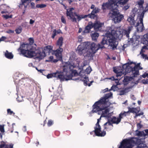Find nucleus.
Listing matches in <instances>:
<instances>
[{
	"label": "nucleus",
	"mask_w": 148,
	"mask_h": 148,
	"mask_svg": "<svg viewBox=\"0 0 148 148\" xmlns=\"http://www.w3.org/2000/svg\"><path fill=\"white\" fill-rule=\"evenodd\" d=\"M111 32L108 31L106 33V36L103 38L100 43L97 44L94 42H86L87 52L85 56L91 57L100 49L106 48L105 45H108L110 48L113 50L117 49L118 42L116 40L115 37H117L116 33L114 30H110Z\"/></svg>",
	"instance_id": "1"
},
{
	"label": "nucleus",
	"mask_w": 148,
	"mask_h": 148,
	"mask_svg": "<svg viewBox=\"0 0 148 148\" xmlns=\"http://www.w3.org/2000/svg\"><path fill=\"white\" fill-rule=\"evenodd\" d=\"M20 50L24 56L29 58L35 56L37 58L42 59L45 57L46 53L49 54L52 52L53 47L48 45L45 47L43 49L42 48L39 47L35 49L31 45L23 42L18 49V51Z\"/></svg>",
	"instance_id": "2"
},
{
	"label": "nucleus",
	"mask_w": 148,
	"mask_h": 148,
	"mask_svg": "<svg viewBox=\"0 0 148 148\" xmlns=\"http://www.w3.org/2000/svg\"><path fill=\"white\" fill-rule=\"evenodd\" d=\"M112 95V93L111 92L105 94L93 105L92 112H97L99 115L101 114V117H105V115L109 112L110 109L108 108L111 104L108 99Z\"/></svg>",
	"instance_id": "3"
},
{
	"label": "nucleus",
	"mask_w": 148,
	"mask_h": 148,
	"mask_svg": "<svg viewBox=\"0 0 148 148\" xmlns=\"http://www.w3.org/2000/svg\"><path fill=\"white\" fill-rule=\"evenodd\" d=\"M140 63L136 64L135 62H127L123 65V68L125 69L127 72H132V76L130 77L131 79H134L139 75V70L142 69L143 68L140 66Z\"/></svg>",
	"instance_id": "4"
},
{
	"label": "nucleus",
	"mask_w": 148,
	"mask_h": 148,
	"mask_svg": "<svg viewBox=\"0 0 148 148\" xmlns=\"http://www.w3.org/2000/svg\"><path fill=\"white\" fill-rule=\"evenodd\" d=\"M123 142L128 145L127 148H132L135 145H138V148H148V147L145 144L144 142L142 141L138 138L132 137L130 139H125L123 140Z\"/></svg>",
	"instance_id": "5"
},
{
	"label": "nucleus",
	"mask_w": 148,
	"mask_h": 148,
	"mask_svg": "<svg viewBox=\"0 0 148 148\" xmlns=\"http://www.w3.org/2000/svg\"><path fill=\"white\" fill-rule=\"evenodd\" d=\"M99 12V9L98 8H96L92 10L90 14L88 15H79L76 12H75L74 14L75 16L77 17V21H79L82 19L86 18L88 17L92 19H97V16L96 14Z\"/></svg>",
	"instance_id": "6"
},
{
	"label": "nucleus",
	"mask_w": 148,
	"mask_h": 148,
	"mask_svg": "<svg viewBox=\"0 0 148 148\" xmlns=\"http://www.w3.org/2000/svg\"><path fill=\"white\" fill-rule=\"evenodd\" d=\"M108 15L112 18V20L114 23H120L124 18L123 15L121 14L118 11L113 10L110 12Z\"/></svg>",
	"instance_id": "7"
},
{
	"label": "nucleus",
	"mask_w": 148,
	"mask_h": 148,
	"mask_svg": "<svg viewBox=\"0 0 148 148\" xmlns=\"http://www.w3.org/2000/svg\"><path fill=\"white\" fill-rule=\"evenodd\" d=\"M101 116L100 118L97 119V123L94 127L95 130H93V131L95 132L96 136L102 137L106 135V131L104 130L101 132V127L99 124V121L101 119Z\"/></svg>",
	"instance_id": "8"
},
{
	"label": "nucleus",
	"mask_w": 148,
	"mask_h": 148,
	"mask_svg": "<svg viewBox=\"0 0 148 148\" xmlns=\"http://www.w3.org/2000/svg\"><path fill=\"white\" fill-rule=\"evenodd\" d=\"M82 40L81 39L78 40V42L81 43V44L78 46L77 48L76 51L79 55L81 56L83 55L84 56V52L86 51L87 52V49L86 48L87 45L86 43V42L82 43Z\"/></svg>",
	"instance_id": "9"
},
{
	"label": "nucleus",
	"mask_w": 148,
	"mask_h": 148,
	"mask_svg": "<svg viewBox=\"0 0 148 148\" xmlns=\"http://www.w3.org/2000/svg\"><path fill=\"white\" fill-rule=\"evenodd\" d=\"M56 79H60V81L63 82L65 81H68L72 79L73 75H67L66 74H64V73L57 71Z\"/></svg>",
	"instance_id": "10"
},
{
	"label": "nucleus",
	"mask_w": 148,
	"mask_h": 148,
	"mask_svg": "<svg viewBox=\"0 0 148 148\" xmlns=\"http://www.w3.org/2000/svg\"><path fill=\"white\" fill-rule=\"evenodd\" d=\"M127 21L129 22V24L130 25H133L135 27H137L136 28V29L137 31L138 32H142L140 31V30L138 31L137 30V28L138 27V28L140 29V27H141V26L142 25L140 23V22H138L137 23L136 25H134H134H131L130 23L127 20ZM136 23V22L135 23ZM135 23H134L135 24ZM132 26H129L128 27V29H123L122 31V34L123 35H125L126 36L127 38H129V34L130 33V31L131 30V29L132 28ZM143 31H142V32Z\"/></svg>",
	"instance_id": "11"
},
{
	"label": "nucleus",
	"mask_w": 148,
	"mask_h": 148,
	"mask_svg": "<svg viewBox=\"0 0 148 148\" xmlns=\"http://www.w3.org/2000/svg\"><path fill=\"white\" fill-rule=\"evenodd\" d=\"M128 108L129 112H130L136 113L135 117L140 116V115H143V112H141L140 113H138L140 109L139 107L131 108L130 107H128Z\"/></svg>",
	"instance_id": "12"
},
{
	"label": "nucleus",
	"mask_w": 148,
	"mask_h": 148,
	"mask_svg": "<svg viewBox=\"0 0 148 148\" xmlns=\"http://www.w3.org/2000/svg\"><path fill=\"white\" fill-rule=\"evenodd\" d=\"M113 71L116 74V76L117 77L121 76L123 74H124V72L125 74L129 73L125 71V69L123 68V66H122V68L121 70H120L119 68H117L114 69Z\"/></svg>",
	"instance_id": "13"
},
{
	"label": "nucleus",
	"mask_w": 148,
	"mask_h": 148,
	"mask_svg": "<svg viewBox=\"0 0 148 148\" xmlns=\"http://www.w3.org/2000/svg\"><path fill=\"white\" fill-rule=\"evenodd\" d=\"M74 9L73 8H70L66 9V14L67 16H69L72 21L73 22L76 23L77 19L75 17H73V12L72 11Z\"/></svg>",
	"instance_id": "14"
},
{
	"label": "nucleus",
	"mask_w": 148,
	"mask_h": 148,
	"mask_svg": "<svg viewBox=\"0 0 148 148\" xmlns=\"http://www.w3.org/2000/svg\"><path fill=\"white\" fill-rule=\"evenodd\" d=\"M63 51V49L60 47H58L57 49L53 51V53L58 59H62V52Z\"/></svg>",
	"instance_id": "15"
},
{
	"label": "nucleus",
	"mask_w": 148,
	"mask_h": 148,
	"mask_svg": "<svg viewBox=\"0 0 148 148\" xmlns=\"http://www.w3.org/2000/svg\"><path fill=\"white\" fill-rule=\"evenodd\" d=\"M92 28H93L92 22L91 21L89 22L88 25L86 27L85 29L83 32L86 33H89L90 31V29Z\"/></svg>",
	"instance_id": "16"
},
{
	"label": "nucleus",
	"mask_w": 148,
	"mask_h": 148,
	"mask_svg": "<svg viewBox=\"0 0 148 148\" xmlns=\"http://www.w3.org/2000/svg\"><path fill=\"white\" fill-rule=\"evenodd\" d=\"M103 24L99 21H96L94 23H92V26L94 29L96 31H98L99 29L102 26Z\"/></svg>",
	"instance_id": "17"
},
{
	"label": "nucleus",
	"mask_w": 148,
	"mask_h": 148,
	"mask_svg": "<svg viewBox=\"0 0 148 148\" xmlns=\"http://www.w3.org/2000/svg\"><path fill=\"white\" fill-rule=\"evenodd\" d=\"M130 87L125 88L122 90H119V95L121 96L124 95L125 93L130 91Z\"/></svg>",
	"instance_id": "18"
},
{
	"label": "nucleus",
	"mask_w": 148,
	"mask_h": 148,
	"mask_svg": "<svg viewBox=\"0 0 148 148\" xmlns=\"http://www.w3.org/2000/svg\"><path fill=\"white\" fill-rule=\"evenodd\" d=\"M23 79L24 83V85L25 86L29 87L31 86V80L30 79L27 78H23Z\"/></svg>",
	"instance_id": "19"
},
{
	"label": "nucleus",
	"mask_w": 148,
	"mask_h": 148,
	"mask_svg": "<svg viewBox=\"0 0 148 148\" xmlns=\"http://www.w3.org/2000/svg\"><path fill=\"white\" fill-rule=\"evenodd\" d=\"M4 56L7 58L11 59L13 58L14 56L11 52H9L8 50H6L4 52Z\"/></svg>",
	"instance_id": "20"
},
{
	"label": "nucleus",
	"mask_w": 148,
	"mask_h": 148,
	"mask_svg": "<svg viewBox=\"0 0 148 148\" xmlns=\"http://www.w3.org/2000/svg\"><path fill=\"white\" fill-rule=\"evenodd\" d=\"M91 33V36L92 40H97L99 36V34L98 33L93 31H92Z\"/></svg>",
	"instance_id": "21"
},
{
	"label": "nucleus",
	"mask_w": 148,
	"mask_h": 148,
	"mask_svg": "<svg viewBox=\"0 0 148 148\" xmlns=\"http://www.w3.org/2000/svg\"><path fill=\"white\" fill-rule=\"evenodd\" d=\"M63 38L62 36L60 37L57 42V46L58 47H59L62 48L63 44Z\"/></svg>",
	"instance_id": "22"
},
{
	"label": "nucleus",
	"mask_w": 148,
	"mask_h": 148,
	"mask_svg": "<svg viewBox=\"0 0 148 148\" xmlns=\"http://www.w3.org/2000/svg\"><path fill=\"white\" fill-rule=\"evenodd\" d=\"M111 120L112 123L116 124H118L121 121L119 117L116 118V117L115 116H113L111 119Z\"/></svg>",
	"instance_id": "23"
},
{
	"label": "nucleus",
	"mask_w": 148,
	"mask_h": 148,
	"mask_svg": "<svg viewBox=\"0 0 148 148\" xmlns=\"http://www.w3.org/2000/svg\"><path fill=\"white\" fill-rule=\"evenodd\" d=\"M67 67H68L69 69L70 70V71H71L72 74H73L74 75H75L76 73H77V71L73 69V66L72 65L69 64L68 66H67Z\"/></svg>",
	"instance_id": "24"
},
{
	"label": "nucleus",
	"mask_w": 148,
	"mask_h": 148,
	"mask_svg": "<svg viewBox=\"0 0 148 148\" xmlns=\"http://www.w3.org/2000/svg\"><path fill=\"white\" fill-rule=\"evenodd\" d=\"M129 113V111L127 112H125L124 111H122L119 115V117L120 120H121V119L124 117L126 116L127 114Z\"/></svg>",
	"instance_id": "25"
},
{
	"label": "nucleus",
	"mask_w": 148,
	"mask_h": 148,
	"mask_svg": "<svg viewBox=\"0 0 148 148\" xmlns=\"http://www.w3.org/2000/svg\"><path fill=\"white\" fill-rule=\"evenodd\" d=\"M15 83L16 85V90L18 91L19 90V86H20L21 85L24 84V82L23 81V78H22L21 79L19 80V82L18 83V84H16V82H15Z\"/></svg>",
	"instance_id": "26"
},
{
	"label": "nucleus",
	"mask_w": 148,
	"mask_h": 148,
	"mask_svg": "<svg viewBox=\"0 0 148 148\" xmlns=\"http://www.w3.org/2000/svg\"><path fill=\"white\" fill-rule=\"evenodd\" d=\"M57 71L55 73L48 74L47 76V78L48 79H49L53 77H55L56 78V75L57 74Z\"/></svg>",
	"instance_id": "27"
},
{
	"label": "nucleus",
	"mask_w": 148,
	"mask_h": 148,
	"mask_svg": "<svg viewBox=\"0 0 148 148\" xmlns=\"http://www.w3.org/2000/svg\"><path fill=\"white\" fill-rule=\"evenodd\" d=\"M110 5L109 3L107 2L105 3H103L102 5L101 8L103 10H106V8H108Z\"/></svg>",
	"instance_id": "28"
},
{
	"label": "nucleus",
	"mask_w": 148,
	"mask_h": 148,
	"mask_svg": "<svg viewBox=\"0 0 148 148\" xmlns=\"http://www.w3.org/2000/svg\"><path fill=\"white\" fill-rule=\"evenodd\" d=\"M129 0H116V1L117 3L122 5H124Z\"/></svg>",
	"instance_id": "29"
},
{
	"label": "nucleus",
	"mask_w": 148,
	"mask_h": 148,
	"mask_svg": "<svg viewBox=\"0 0 148 148\" xmlns=\"http://www.w3.org/2000/svg\"><path fill=\"white\" fill-rule=\"evenodd\" d=\"M144 3V1L143 0H140L138 2V4L139 5V6L140 7L141 9L140 10V11L142 9L143 10V4Z\"/></svg>",
	"instance_id": "30"
},
{
	"label": "nucleus",
	"mask_w": 148,
	"mask_h": 148,
	"mask_svg": "<svg viewBox=\"0 0 148 148\" xmlns=\"http://www.w3.org/2000/svg\"><path fill=\"white\" fill-rule=\"evenodd\" d=\"M128 146V145L125 144L123 142V140L121 143V144L119 148H127L126 147Z\"/></svg>",
	"instance_id": "31"
},
{
	"label": "nucleus",
	"mask_w": 148,
	"mask_h": 148,
	"mask_svg": "<svg viewBox=\"0 0 148 148\" xmlns=\"http://www.w3.org/2000/svg\"><path fill=\"white\" fill-rule=\"evenodd\" d=\"M84 82V84L85 85H88V83L89 81V79L88 77L85 76L84 77V79L82 80Z\"/></svg>",
	"instance_id": "32"
},
{
	"label": "nucleus",
	"mask_w": 148,
	"mask_h": 148,
	"mask_svg": "<svg viewBox=\"0 0 148 148\" xmlns=\"http://www.w3.org/2000/svg\"><path fill=\"white\" fill-rule=\"evenodd\" d=\"M47 5L45 4H37L36 5L37 8H43L45 7Z\"/></svg>",
	"instance_id": "33"
},
{
	"label": "nucleus",
	"mask_w": 148,
	"mask_h": 148,
	"mask_svg": "<svg viewBox=\"0 0 148 148\" xmlns=\"http://www.w3.org/2000/svg\"><path fill=\"white\" fill-rule=\"evenodd\" d=\"M146 37V38L144 39L145 40H144V42H143V43L145 44L146 45H148V33L147 34Z\"/></svg>",
	"instance_id": "34"
},
{
	"label": "nucleus",
	"mask_w": 148,
	"mask_h": 148,
	"mask_svg": "<svg viewBox=\"0 0 148 148\" xmlns=\"http://www.w3.org/2000/svg\"><path fill=\"white\" fill-rule=\"evenodd\" d=\"M76 57V54L75 53L73 52L71 54L70 58L72 60H74L75 59V57Z\"/></svg>",
	"instance_id": "35"
},
{
	"label": "nucleus",
	"mask_w": 148,
	"mask_h": 148,
	"mask_svg": "<svg viewBox=\"0 0 148 148\" xmlns=\"http://www.w3.org/2000/svg\"><path fill=\"white\" fill-rule=\"evenodd\" d=\"M4 125H0V131L2 133H4L5 132L4 128Z\"/></svg>",
	"instance_id": "36"
},
{
	"label": "nucleus",
	"mask_w": 148,
	"mask_h": 148,
	"mask_svg": "<svg viewBox=\"0 0 148 148\" xmlns=\"http://www.w3.org/2000/svg\"><path fill=\"white\" fill-rule=\"evenodd\" d=\"M2 16L4 18H5L6 19H7L9 18H12V15H3Z\"/></svg>",
	"instance_id": "37"
},
{
	"label": "nucleus",
	"mask_w": 148,
	"mask_h": 148,
	"mask_svg": "<svg viewBox=\"0 0 148 148\" xmlns=\"http://www.w3.org/2000/svg\"><path fill=\"white\" fill-rule=\"evenodd\" d=\"M57 34V31L56 29H55L53 32L51 36V38L53 39H54L55 36Z\"/></svg>",
	"instance_id": "38"
},
{
	"label": "nucleus",
	"mask_w": 148,
	"mask_h": 148,
	"mask_svg": "<svg viewBox=\"0 0 148 148\" xmlns=\"http://www.w3.org/2000/svg\"><path fill=\"white\" fill-rule=\"evenodd\" d=\"M111 113H109L107 114H106V115H105V117H104L106 118L108 120V119L110 120L112 118L111 117Z\"/></svg>",
	"instance_id": "39"
},
{
	"label": "nucleus",
	"mask_w": 148,
	"mask_h": 148,
	"mask_svg": "<svg viewBox=\"0 0 148 148\" xmlns=\"http://www.w3.org/2000/svg\"><path fill=\"white\" fill-rule=\"evenodd\" d=\"M61 22L63 23L66 24V21L65 18L63 16H62L61 17Z\"/></svg>",
	"instance_id": "40"
},
{
	"label": "nucleus",
	"mask_w": 148,
	"mask_h": 148,
	"mask_svg": "<svg viewBox=\"0 0 148 148\" xmlns=\"http://www.w3.org/2000/svg\"><path fill=\"white\" fill-rule=\"evenodd\" d=\"M22 31V29L21 28H18L17 29H16L15 30V32L16 34H20Z\"/></svg>",
	"instance_id": "41"
},
{
	"label": "nucleus",
	"mask_w": 148,
	"mask_h": 148,
	"mask_svg": "<svg viewBox=\"0 0 148 148\" xmlns=\"http://www.w3.org/2000/svg\"><path fill=\"white\" fill-rule=\"evenodd\" d=\"M53 123V121L51 120H49L48 121L47 123V125L49 127H50L52 125Z\"/></svg>",
	"instance_id": "42"
},
{
	"label": "nucleus",
	"mask_w": 148,
	"mask_h": 148,
	"mask_svg": "<svg viewBox=\"0 0 148 148\" xmlns=\"http://www.w3.org/2000/svg\"><path fill=\"white\" fill-rule=\"evenodd\" d=\"M143 49H147V48L146 46H144L142 47V48L141 49L140 52V54H141L142 53L144 52L145 51Z\"/></svg>",
	"instance_id": "43"
},
{
	"label": "nucleus",
	"mask_w": 148,
	"mask_h": 148,
	"mask_svg": "<svg viewBox=\"0 0 148 148\" xmlns=\"http://www.w3.org/2000/svg\"><path fill=\"white\" fill-rule=\"evenodd\" d=\"M144 134L143 131H138V133L137 134V135L139 136H142Z\"/></svg>",
	"instance_id": "44"
},
{
	"label": "nucleus",
	"mask_w": 148,
	"mask_h": 148,
	"mask_svg": "<svg viewBox=\"0 0 148 148\" xmlns=\"http://www.w3.org/2000/svg\"><path fill=\"white\" fill-rule=\"evenodd\" d=\"M7 113L10 115H12V114H14L15 113L12 111H11L10 109H8L7 110Z\"/></svg>",
	"instance_id": "45"
},
{
	"label": "nucleus",
	"mask_w": 148,
	"mask_h": 148,
	"mask_svg": "<svg viewBox=\"0 0 148 148\" xmlns=\"http://www.w3.org/2000/svg\"><path fill=\"white\" fill-rule=\"evenodd\" d=\"M29 40L30 44H33L34 42V39L32 38H30L29 39Z\"/></svg>",
	"instance_id": "46"
},
{
	"label": "nucleus",
	"mask_w": 148,
	"mask_h": 148,
	"mask_svg": "<svg viewBox=\"0 0 148 148\" xmlns=\"http://www.w3.org/2000/svg\"><path fill=\"white\" fill-rule=\"evenodd\" d=\"M142 82L144 84H148V79H144L142 80Z\"/></svg>",
	"instance_id": "47"
},
{
	"label": "nucleus",
	"mask_w": 148,
	"mask_h": 148,
	"mask_svg": "<svg viewBox=\"0 0 148 148\" xmlns=\"http://www.w3.org/2000/svg\"><path fill=\"white\" fill-rule=\"evenodd\" d=\"M130 6L128 5L127 4L126 5H125L124 6L123 8V10L125 11L128 9L130 7Z\"/></svg>",
	"instance_id": "48"
},
{
	"label": "nucleus",
	"mask_w": 148,
	"mask_h": 148,
	"mask_svg": "<svg viewBox=\"0 0 148 148\" xmlns=\"http://www.w3.org/2000/svg\"><path fill=\"white\" fill-rule=\"evenodd\" d=\"M92 71L90 67V68H87L85 71L88 74H89Z\"/></svg>",
	"instance_id": "49"
},
{
	"label": "nucleus",
	"mask_w": 148,
	"mask_h": 148,
	"mask_svg": "<svg viewBox=\"0 0 148 148\" xmlns=\"http://www.w3.org/2000/svg\"><path fill=\"white\" fill-rule=\"evenodd\" d=\"M140 54L141 55V56H142L143 58H145V59H147L148 60V57H147V55L145 54L142 53Z\"/></svg>",
	"instance_id": "50"
},
{
	"label": "nucleus",
	"mask_w": 148,
	"mask_h": 148,
	"mask_svg": "<svg viewBox=\"0 0 148 148\" xmlns=\"http://www.w3.org/2000/svg\"><path fill=\"white\" fill-rule=\"evenodd\" d=\"M142 125L140 123H138L137 124V129L138 130L141 128L142 127Z\"/></svg>",
	"instance_id": "51"
},
{
	"label": "nucleus",
	"mask_w": 148,
	"mask_h": 148,
	"mask_svg": "<svg viewBox=\"0 0 148 148\" xmlns=\"http://www.w3.org/2000/svg\"><path fill=\"white\" fill-rule=\"evenodd\" d=\"M142 77L145 78L146 77L148 78V73H147L146 72H145L142 76Z\"/></svg>",
	"instance_id": "52"
},
{
	"label": "nucleus",
	"mask_w": 148,
	"mask_h": 148,
	"mask_svg": "<svg viewBox=\"0 0 148 148\" xmlns=\"http://www.w3.org/2000/svg\"><path fill=\"white\" fill-rule=\"evenodd\" d=\"M13 145L12 144H10L9 145H5V147H6L7 148H13Z\"/></svg>",
	"instance_id": "53"
},
{
	"label": "nucleus",
	"mask_w": 148,
	"mask_h": 148,
	"mask_svg": "<svg viewBox=\"0 0 148 148\" xmlns=\"http://www.w3.org/2000/svg\"><path fill=\"white\" fill-rule=\"evenodd\" d=\"M108 3H109L110 5L113 4L114 3V1L113 0H108Z\"/></svg>",
	"instance_id": "54"
},
{
	"label": "nucleus",
	"mask_w": 148,
	"mask_h": 148,
	"mask_svg": "<svg viewBox=\"0 0 148 148\" xmlns=\"http://www.w3.org/2000/svg\"><path fill=\"white\" fill-rule=\"evenodd\" d=\"M111 122H112L111 119H108V124L109 125L113 126L112 123Z\"/></svg>",
	"instance_id": "55"
},
{
	"label": "nucleus",
	"mask_w": 148,
	"mask_h": 148,
	"mask_svg": "<svg viewBox=\"0 0 148 148\" xmlns=\"http://www.w3.org/2000/svg\"><path fill=\"white\" fill-rule=\"evenodd\" d=\"M6 39V38L5 36H2L0 38V40L1 41H3L4 40Z\"/></svg>",
	"instance_id": "56"
},
{
	"label": "nucleus",
	"mask_w": 148,
	"mask_h": 148,
	"mask_svg": "<svg viewBox=\"0 0 148 148\" xmlns=\"http://www.w3.org/2000/svg\"><path fill=\"white\" fill-rule=\"evenodd\" d=\"M3 10L1 12V13L2 14L3 13H8V12L6 9Z\"/></svg>",
	"instance_id": "57"
},
{
	"label": "nucleus",
	"mask_w": 148,
	"mask_h": 148,
	"mask_svg": "<svg viewBox=\"0 0 148 148\" xmlns=\"http://www.w3.org/2000/svg\"><path fill=\"white\" fill-rule=\"evenodd\" d=\"M36 70H37L38 71V72H39L40 73H42V72L43 71H45V70H42V69H40V70H38L37 68V67H36Z\"/></svg>",
	"instance_id": "58"
},
{
	"label": "nucleus",
	"mask_w": 148,
	"mask_h": 148,
	"mask_svg": "<svg viewBox=\"0 0 148 148\" xmlns=\"http://www.w3.org/2000/svg\"><path fill=\"white\" fill-rule=\"evenodd\" d=\"M116 86L115 85H113L111 88L110 89L109 91H110L111 90H113L114 91H115V90H114V88H115Z\"/></svg>",
	"instance_id": "59"
},
{
	"label": "nucleus",
	"mask_w": 148,
	"mask_h": 148,
	"mask_svg": "<svg viewBox=\"0 0 148 148\" xmlns=\"http://www.w3.org/2000/svg\"><path fill=\"white\" fill-rule=\"evenodd\" d=\"M53 56H50L49 58V60H47V61H51L53 60Z\"/></svg>",
	"instance_id": "60"
},
{
	"label": "nucleus",
	"mask_w": 148,
	"mask_h": 148,
	"mask_svg": "<svg viewBox=\"0 0 148 148\" xmlns=\"http://www.w3.org/2000/svg\"><path fill=\"white\" fill-rule=\"evenodd\" d=\"M131 98L132 99L134 100H135L136 99V98L134 97V95H132L131 96Z\"/></svg>",
	"instance_id": "61"
},
{
	"label": "nucleus",
	"mask_w": 148,
	"mask_h": 148,
	"mask_svg": "<svg viewBox=\"0 0 148 148\" xmlns=\"http://www.w3.org/2000/svg\"><path fill=\"white\" fill-rule=\"evenodd\" d=\"M108 79H111L112 80H117V79H115V77H114V76H112L111 77L109 78H108Z\"/></svg>",
	"instance_id": "62"
},
{
	"label": "nucleus",
	"mask_w": 148,
	"mask_h": 148,
	"mask_svg": "<svg viewBox=\"0 0 148 148\" xmlns=\"http://www.w3.org/2000/svg\"><path fill=\"white\" fill-rule=\"evenodd\" d=\"M34 21H35L34 20L30 19V20L29 23L30 24H32L34 22Z\"/></svg>",
	"instance_id": "63"
},
{
	"label": "nucleus",
	"mask_w": 148,
	"mask_h": 148,
	"mask_svg": "<svg viewBox=\"0 0 148 148\" xmlns=\"http://www.w3.org/2000/svg\"><path fill=\"white\" fill-rule=\"evenodd\" d=\"M140 78L138 79V80H137V81H136L134 82V84H138V83L139 82V81L140 80Z\"/></svg>",
	"instance_id": "64"
}]
</instances>
